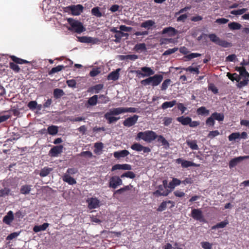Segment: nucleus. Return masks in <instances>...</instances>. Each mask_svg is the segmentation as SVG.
I'll return each instance as SVG.
<instances>
[{
	"mask_svg": "<svg viewBox=\"0 0 249 249\" xmlns=\"http://www.w3.org/2000/svg\"><path fill=\"white\" fill-rule=\"evenodd\" d=\"M141 70V71L136 70L135 71L137 76L142 77L149 76L148 78L141 81V84L143 86H146L151 85L153 87H155L159 85L163 80V76L161 74H155L153 76H150L155 73V71L150 67H142Z\"/></svg>",
	"mask_w": 249,
	"mask_h": 249,
	"instance_id": "1",
	"label": "nucleus"
},
{
	"mask_svg": "<svg viewBox=\"0 0 249 249\" xmlns=\"http://www.w3.org/2000/svg\"><path fill=\"white\" fill-rule=\"evenodd\" d=\"M138 109L135 107H119L116 108H112L105 114L104 118L107 120V123L111 124L116 122L120 119V117H116L119 114L126 112H136Z\"/></svg>",
	"mask_w": 249,
	"mask_h": 249,
	"instance_id": "2",
	"label": "nucleus"
},
{
	"mask_svg": "<svg viewBox=\"0 0 249 249\" xmlns=\"http://www.w3.org/2000/svg\"><path fill=\"white\" fill-rule=\"evenodd\" d=\"M158 135L152 130H147L139 132L136 138V140H142L145 142H150L157 139Z\"/></svg>",
	"mask_w": 249,
	"mask_h": 249,
	"instance_id": "3",
	"label": "nucleus"
},
{
	"mask_svg": "<svg viewBox=\"0 0 249 249\" xmlns=\"http://www.w3.org/2000/svg\"><path fill=\"white\" fill-rule=\"evenodd\" d=\"M67 21L71 26V28H69V30H73L75 32L78 34L85 31V29L84 27L83 24L80 21L75 20L72 18H68Z\"/></svg>",
	"mask_w": 249,
	"mask_h": 249,
	"instance_id": "4",
	"label": "nucleus"
},
{
	"mask_svg": "<svg viewBox=\"0 0 249 249\" xmlns=\"http://www.w3.org/2000/svg\"><path fill=\"white\" fill-rule=\"evenodd\" d=\"M207 36L212 42L224 48H228L231 47L232 46V44L231 43L220 39L215 34H210Z\"/></svg>",
	"mask_w": 249,
	"mask_h": 249,
	"instance_id": "5",
	"label": "nucleus"
},
{
	"mask_svg": "<svg viewBox=\"0 0 249 249\" xmlns=\"http://www.w3.org/2000/svg\"><path fill=\"white\" fill-rule=\"evenodd\" d=\"M83 6L81 4L72 5L66 7V9L71 11L74 16H79L83 12Z\"/></svg>",
	"mask_w": 249,
	"mask_h": 249,
	"instance_id": "6",
	"label": "nucleus"
},
{
	"mask_svg": "<svg viewBox=\"0 0 249 249\" xmlns=\"http://www.w3.org/2000/svg\"><path fill=\"white\" fill-rule=\"evenodd\" d=\"M123 184L122 180L118 176H113L110 179L109 182V187L113 189H116L118 186Z\"/></svg>",
	"mask_w": 249,
	"mask_h": 249,
	"instance_id": "7",
	"label": "nucleus"
},
{
	"mask_svg": "<svg viewBox=\"0 0 249 249\" xmlns=\"http://www.w3.org/2000/svg\"><path fill=\"white\" fill-rule=\"evenodd\" d=\"M88 208L90 210L94 209L100 206V200L97 197L88 198L87 200Z\"/></svg>",
	"mask_w": 249,
	"mask_h": 249,
	"instance_id": "8",
	"label": "nucleus"
},
{
	"mask_svg": "<svg viewBox=\"0 0 249 249\" xmlns=\"http://www.w3.org/2000/svg\"><path fill=\"white\" fill-rule=\"evenodd\" d=\"M139 116L137 115H134L132 117H130L126 119L123 122L124 126L130 127L134 125L137 122Z\"/></svg>",
	"mask_w": 249,
	"mask_h": 249,
	"instance_id": "9",
	"label": "nucleus"
},
{
	"mask_svg": "<svg viewBox=\"0 0 249 249\" xmlns=\"http://www.w3.org/2000/svg\"><path fill=\"white\" fill-rule=\"evenodd\" d=\"M63 146L62 145L54 146L49 151V155L52 157H57L58 154L62 152Z\"/></svg>",
	"mask_w": 249,
	"mask_h": 249,
	"instance_id": "10",
	"label": "nucleus"
},
{
	"mask_svg": "<svg viewBox=\"0 0 249 249\" xmlns=\"http://www.w3.org/2000/svg\"><path fill=\"white\" fill-rule=\"evenodd\" d=\"M178 33V31L172 27H168L164 28L161 32V34H167L169 37H173Z\"/></svg>",
	"mask_w": 249,
	"mask_h": 249,
	"instance_id": "11",
	"label": "nucleus"
},
{
	"mask_svg": "<svg viewBox=\"0 0 249 249\" xmlns=\"http://www.w3.org/2000/svg\"><path fill=\"white\" fill-rule=\"evenodd\" d=\"M248 158H249V156H240L234 158L230 160L229 162V167L231 169L241 162L243 160Z\"/></svg>",
	"mask_w": 249,
	"mask_h": 249,
	"instance_id": "12",
	"label": "nucleus"
},
{
	"mask_svg": "<svg viewBox=\"0 0 249 249\" xmlns=\"http://www.w3.org/2000/svg\"><path fill=\"white\" fill-rule=\"evenodd\" d=\"M131 169V165L128 164H116L112 167L111 171H114L116 170H130Z\"/></svg>",
	"mask_w": 249,
	"mask_h": 249,
	"instance_id": "13",
	"label": "nucleus"
},
{
	"mask_svg": "<svg viewBox=\"0 0 249 249\" xmlns=\"http://www.w3.org/2000/svg\"><path fill=\"white\" fill-rule=\"evenodd\" d=\"M199 67H200L199 66H196L195 67H194L192 66H191L188 67V68L178 67V68H177L176 69L177 70L181 69V70H183L186 71H189L191 73H193L194 74H198L199 73Z\"/></svg>",
	"mask_w": 249,
	"mask_h": 249,
	"instance_id": "14",
	"label": "nucleus"
},
{
	"mask_svg": "<svg viewBox=\"0 0 249 249\" xmlns=\"http://www.w3.org/2000/svg\"><path fill=\"white\" fill-rule=\"evenodd\" d=\"M14 216L12 211H10L8 212L7 215H6L3 219V222L7 224L10 225L14 220Z\"/></svg>",
	"mask_w": 249,
	"mask_h": 249,
	"instance_id": "15",
	"label": "nucleus"
},
{
	"mask_svg": "<svg viewBox=\"0 0 249 249\" xmlns=\"http://www.w3.org/2000/svg\"><path fill=\"white\" fill-rule=\"evenodd\" d=\"M78 40L82 43L94 44L96 43L97 39L89 36H82L79 37Z\"/></svg>",
	"mask_w": 249,
	"mask_h": 249,
	"instance_id": "16",
	"label": "nucleus"
},
{
	"mask_svg": "<svg viewBox=\"0 0 249 249\" xmlns=\"http://www.w3.org/2000/svg\"><path fill=\"white\" fill-rule=\"evenodd\" d=\"M120 69H117L116 71H112L107 76V79L108 80L116 81L119 79V71Z\"/></svg>",
	"mask_w": 249,
	"mask_h": 249,
	"instance_id": "17",
	"label": "nucleus"
},
{
	"mask_svg": "<svg viewBox=\"0 0 249 249\" xmlns=\"http://www.w3.org/2000/svg\"><path fill=\"white\" fill-rule=\"evenodd\" d=\"M130 153L128 151L126 150H123L121 151L114 152L113 153V156L115 158L119 159L121 158H124L126 157Z\"/></svg>",
	"mask_w": 249,
	"mask_h": 249,
	"instance_id": "18",
	"label": "nucleus"
},
{
	"mask_svg": "<svg viewBox=\"0 0 249 249\" xmlns=\"http://www.w3.org/2000/svg\"><path fill=\"white\" fill-rule=\"evenodd\" d=\"M191 216L195 219L200 220L202 218V213L199 209H194L192 211Z\"/></svg>",
	"mask_w": 249,
	"mask_h": 249,
	"instance_id": "19",
	"label": "nucleus"
},
{
	"mask_svg": "<svg viewBox=\"0 0 249 249\" xmlns=\"http://www.w3.org/2000/svg\"><path fill=\"white\" fill-rule=\"evenodd\" d=\"M177 162L181 163L182 167L183 168H187L195 165V163L191 161L183 160L180 158L177 160Z\"/></svg>",
	"mask_w": 249,
	"mask_h": 249,
	"instance_id": "20",
	"label": "nucleus"
},
{
	"mask_svg": "<svg viewBox=\"0 0 249 249\" xmlns=\"http://www.w3.org/2000/svg\"><path fill=\"white\" fill-rule=\"evenodd\" d=\"M181 183V181L177 178H173L172 180L170 181L168 184V188L171 190H173L176 186L179 185Z\"/></svg>",
	"mask_w": 249,
	"mask_h": 249,
	"instance_id": "21",
	"label": "nucleus"
},
{
	"mask_svg": "<svg viewBox=\"0 0 249 249\" xmlns=\"http://www.w3.org/2000/svg\"><path fill=\"white\" fill-rule=\"evenodd\" d=\"M63 180L70 185H73L76 183L75 179L67 174L64 175Z\"/></svg>",
	"mask_w": 249,
	"mask_h": 249,
	"instance_id": "22",
	"label": "nucleus"
},
{
	"mask_svg": "<svg viewBox=\"0 0 249 249\" xmlns=\"http://www.w3.org/2000/svg\"><path fill=\"white\" fill-rule=\"evenodd\" d=\"M177 120L184 125H189L191 123V118L189 117H184L183 116L178 117Z\"/></svg>",
	"mask_w": 249,
	"mask_h": 249,
	"instance_id": "23",
	"label": "nucleus"
},
{
	"mask_svg": "<svg viewBox=\"0 0 249 249\" xmlns=\"http://www.w3.org/2000/svg\"><path fill=\"white\" fill-rule=\"evenodd\" d=\"M155 24V21L150 19L142 23L141 24V27L149 30L151 28V27L154 26Z\"/></svg>",
	"mask_w": 249,
	"mask_h": 249,
	"instance_id": "24",
	"label": "nucleus"
},
{
	"mask_svg": "<svg viewBox=\"0 0 249 249\" xmlns=\"http://www.w3.org/2000/svg\"><path fill=\"white\" fill-rule=\"evenodd\" d=\"M49 224L48 223H44L42 225L39 226H35L33 228V231L37 232L40 231H44L49 227Z\"/></svg>",
	"mask_w": 249,
	"mask_h": 249,
	"instance_id": "25",
	"label": "nucleus"
},
{
	"mask_svg": "<svg viewBox=\"0 0 249 249\" xmlns=\"http://www.w3.org/2000/svg\"><path fill=\"white\" fill-rule=\"evenodd\" d=\"M10 58L13 62L16 64H22L30 63V62L28 61L27 60L17 57L14 55L11 56Z\"/></svg>",
	"mask_w": 249,
	"mask_h": 249,
	"instance_id": "26",
	"label": "nucleus"
},
{
	"mask_svg": "<svg viewBox=\"0 0 249 249\" xmlns=\"http://www.w3.org/2000/svg\"><path fill=\"white\" fill-rule=\"evenodd\" d=\"M53 170V168L48 167H45L41 169L39 173V176L41 177H45L47 176L50 172Z\"/></svg>",
	"mask_w": 249,
	"mask_h": 249,
	"instance_id": "27",
	"label": "nucleus"
},
{
	"mask_svg": "<svg viewBox=\"0 0 249 249\" xmlns=\"http://www.w3.org/2000/svg\"><path fill=\"white\" fill-rule=\"evenodd\" d=\"M48 132L50 135H55L58 132V127L55 125H51L48 127Z\"/></svg>",
	"mask_w": 249,
	"mask_h": 249,
	"instance_id": "28",
	"label": "nucleus"
},
{
	"mask_svg": "<svg viewBox=\"0 0 249 249\" xmlns=\"http://www.w3.org/2000/svg\"><path fill=\"white\" fill-rule=\"evenodd\" d=\"M177 104L176 100H173L170 102H165L161 105V108L163 109H167L169 107H172Z\"/></svg>",
	"mask_w": 249,
	"mask_h": 249,
	"instance_id": "29",
	"label": "nucleus"
},
{
	"mask_svg": "<svg viewBox=\"0 0 249 249\" xmlns=\"http://www.w3.org/2000/svg\"><path fill=\"white\" fill-rule=\"evenodd\" d=\"M98 96L97 95H93L88 100V104L90 106H95L98 102Z\"/></svg>",
	"mask_w": 249,
	"mask_h": 249,
	"instance_id": "30",
	"label": "nucleus"
},
{
	"mask_svg": "<svg viewBox=\"0 0 249 249\" xmlns=\"http://www.w3.org/2000/svg\"><path fill=\"white\" fill-rule=\"evenodd\" d=\"M173 43H174V39L172 38H161L160 39V45L161 46Z\"/></svg>",
	"mask_w": 249,
	"mask_h": 249,
	"instance_id": "31",
	"label": "nucleus"
},
{
	"mask_svg": "<svg viewBox=\"0 0 249 249\" xmlns=\"http://www.w3.org/2000/svg\"><path fill=\"white\" fill-rule=\"evenodd\" d=\"M53 94L55 98L58 99L64 95V92L61 89H55L53 90Z\"/></svg>",
	"mask_w": 249,
	"mask_h": 249,
	"instance_id": "32",
	"label": "nucleus"
},
{
	"mask_svg": "<svg viewBox=\"0 0 249 249\" xmlns=\"http://www.w3.org/2000/svg\"><path fill=\"white\" fill-rule=\"evenodd\" d=\"M31 186L29 185H23L20 188V193L23 195H27L29 194L31 191Z\"/></svg>",
	"mask_w": 249,
	"mask_h": 249,
	"instance_id": "33",
	"label": "nucleus"
},
{
	"mask_svg": "<svg viewBox=\"0 0 249 249\" xmlns=\"http://www.w3.org/2000/svg\"><path fill=\"white\" fill-rule=\"evenodd\" d=\"M157 141L158 142L160 143L162 145L165 146H169L168 142L164 138L162 135L158 136Z\"/></svg>",
	"mask_w": 249,
	"mask_h": 249,
	"instance_id": "34",
	"label": "nucleus"
},
{
	"mask_svg": "<svg viewBox=\"0 0 249 249\" xmlns=\"http://www.w3.org/2000/svg\"><path fill=\"white\" fill-rule=\"evenodd\" d=\"M11 192L10 189L7 187H4L0 190V197H4L8 196Z\"/></svg>",
	"mask_w": 249,
	"mask_h": 249,
	"instance_id": "35",
	"label": "nucleus"
},
{
	"mask_svg": "<svg viewBox=\"0 0 249 249\" xmlns=\"http://www.w3.org/2000/svg\"><path fill=\"white\" fill-rule=\"evenodd\" d=\"M66 67L63 65H58L55 67L53 68L49 72V74L51 75L54 73L57 72L64 69Z\"/></svg>",
	"mask_w": 249,
	"mask_h": 249,
	"instance_id": "36",
	"label": "nucleus"
},
{
	"mask_svg": "<svg viewBox=\"0 0 249 249\" xmlns=\"http://www.w3.org/2000/svg\"><path fill=\"white\" fill-rule=\"evenodd\" d=\"M228 27L231 30H239L241 28L242 25L239 23L232 22L228 24Z\"/></svg>",
	"mask_w": 249,
	"mask_h": 249,
	"instance_id": "37",
	"label": "nucleus"
},
{
	"mask_svg": "<svg viewBox=\"0 0 249 249\" xmlns=\"http://www.w3.org/2000/svg\"><path fill=\"white\" fill-rule=\"evenodd\" d=\"M94 152L96 154H98L102 150L104 147L103 143L101 142H96L94 143Z\"/></svg>",
	"mask_w": 249,
	"mask_h": 249,
	"instance_id": "38",
	"label": "nucleus"
},
{
	"mask_svg": "<svg viewBox=\"0 0 249 249\" xmlns=\"http://www.w3.org/2000/svg\"><path fill=\"white\" fill-rule=\"evenodd\" d=\"M172 83L171 80L170 79H165L161 84L160 89L161 90H165L168 88V86Z\"/></svg>",
	"mask_w": 249,
	"mask_h": 249,
	"instance_id": "39",
	"label": "nucleus"
},
{
	"mask_svg": "<svg viewBox=\"0 0 249 249\" xmlns=\"http://www.w3.org/2000/svg\"><path fill=\"white\" fill-rule=\"evenodd\" d=\"M134 49L137 52L145 51L146 49V45L144 43H138L135 46Z\"/></svg>",
	"mask_w": 249,
	"mask_h": 249,
	"instance_id": "40",
	"label": "nucleus"
},
{
	"mask_svg": "<svg viewBox=\"0 0 249 249\" xmlns=\"http://www.w3.org/2000/svg\"><path fill=\"white\" fill-rule=\"evenodd\" d=\"M186 143L193 150H197L198 148L196 141H187Z\"/></svg>",
	"mask_w": 249,
	"mask_h": 249,
	"instance_id": "41",
	"label": "nucleus"
},
{
	"mask_svg": "<svg viewBox=\"0 0 249 249\" xmlns=\"http://www.w3.org/2000/svg\"><path fill=\"white\" fill-rule=\"evenodd\" d=\"M91 14L97 18H100L102 16L101 12L100 11L98 7H94L91 9Z\"/></svg>",
	"mask_w": 249,
	"mask_h": 249,
	"instance_id": "42",
	"label": "nucleus"
},
{
	"mask_svg": "<svg viewBox=\"0 0 249 249\" xmlns=\"http://www.w3.org/2000/svg\"><path fill=\"white\" fill-rule=\"evenodd\" d=\"M9 67L16 73L19 72L20 70L19 67L14 62H10Z\"/></svg>",
	"mask_w": 249,
	"mask_h": 249,
	"instance_id": "43",
	"label": "nucleus"
},
{
	"mask_svg": "<svg viewBox=\"0 0 249 249\" xmlns=\"http://www.w3.org/2000/svg\"><path fill=\"white\" fill-rule=\"evenodd\" d=\"M135 174L133 172L128 171L122 174L121 176V178H123L124 177H126L128 178L133 179L135 178Z\"/></svg>",
	"mask_w": 249,
	"mask_h": 249,
	"instance_id": "44",
	"label": "nucleus"
},
{
	"mask_svg": "<svg viewBox=\"0 0 249 249\" xmlns=\"http://www.w3.org/2000/svg\"><path fill=\"white\" fill-rule=\"evenodd\" d=\"M142 145L139 143H134L131 146V148L135 151L140 152L142 151Z\"/></svg>",
	"mask_w": 249,
	"mask_h": 249,
	"instance_id": "45",
	"label": "nucleus"
},
{
	"mask_svg": "<svg viewBox=\"0 0 249 249\" xmlns=\"http://www.w3.org/2000/svg\"><path fill=\"white\" fill-rule=\"evenodd\" d=\"M247 11V8H242L236 10H232L231 12V14L234 15H241L243 14Z\"/></svg>",
	"mask_w": 249,
	"mask_h": 249,
	"instance_id": "46",
	"label": "nucleus"
},
{
	"mask_svg": "<svg viewBox=\"0 0 249 249\" xmlns=\"http://www.w3.org/2000/svg\"><path fill=\"white\" fill-rule=\"evenodd\" d=\"M212 116L214 118V119L219 121H223L224 118V116L223 114L217 112L213 113L212 114Z\"/></svg>",
	"mask_w": 249,
	"mask_h": 249,
	"instance_id": "47",
	"label": "nucleus"
},
{
	"mask_svg": "<svg viewBox=\"0 0 249 249\" xmlns=\"http://www.w3.org/2000/svg\"><path fill=\"white\" fill-rule=\"evenodd\" d=\"M249 81V78H244L242 81H241L239 83L237 84V87L238 88H242L243 87L247 86Z\"/></svg>",
	"mask_w": 249,
	"mask_h": 249,
	"instance_id": "48",
	"label": "nucleus"
},
{
	"mask_svg": "<svg viewBox=\"0 0 249 249\" xmlns=\"http://www.w3.org/2000/svg\"><path fill=\"white\" fill-rule=\"evenodd\" d=\"M101 71L99 68H94L89 72L91 77H95L100 73Z\"/></svg>",
	"mask_w": 249,
	"mask_h": 249,
	"instance_id": "49",
	"label": "nucleus"
},
{
	"mask_svg": "<svg viewBox=\"0 0 249 249\" xmlns=\"http://www.w3.org/2000/svg\"><path fill=\"white\" fill-rule=\"evenodd\" d=\"M178 48L174 47L172 49H169L166 50L163 53V55H168L171 54L178 50Z\"/></svg>",
	"mask_w": 249,
	"mask_h": 249,
	"instance_id": "50",
	"label": "nucleus"
},
{
	"mask_svg": "<svg viewBox=\"0 0 249 249\" xmlns=\"http://www.w3.org/2000/svg\"><path fill=\"white\" fill-rule=\"evenodd\" d=\"M228 224V221H222L217 223L216 225L213 227L212 229H214L216 228H223Z\"/></svg>",
	"mask_w": 249,
	"mask_h": 249,
	"instance_id": "51",
	"label": "nucleus"
},
{
	"mask_svg": "<svg viewBox=\"0 0 249 249\" xmlns=\"http://www.w3.org/2000/svg\"><path fill=\"white\" fill-rule=\"evenodd\" d=\"M168 204L167 201H163L157 209L159 212L163 211L167 208V204Z\"/></svg>",
	"mask_w": 249,
	"mask_h": 249,
	"instance_id": "52",
	"label": "nucleus"
},
{
	"mask_svg": "<svg viewBox=\"0 0 249 249\" xmlns=\"http://www.w3.org/2000/svg\"><path fill=\"white\" fill-rule=\"evenodd\" d=\"M240 137V134L239 133H232L229 136V140L230 141H232L239 138Z\"/></svg>",
	"mask_w": 249,
	"mask_h": 249,
	"instance_id": "53",
	"label": "nucleus"
},
{
	"mask_svg": "<svg viewBox=\"0 0 249 249\" xmlns=\"http://www.w3.org/2000/svg\"><path fill=\"white\" fill-rule=\"evenodd\" d=\"M103 85L101 84H97L92 87V89H94V93H98L103 89Z\"/></svg>",
	"mask_w": 249,
	"mask_h": 249,
	"instance_id": "54",
	"label": "nucleus"
},
{
	"mask_svg": "<svg viewBox=\"0 0 249 249\" xmlns=\"http://www.w3.org/2000/svg\"><path fill=\"white\" fill-rule=\"evenodd\" d=\"M79 156L81 157H88L91 158L93 156L92 153L89 151H83L79 154Z\"/></svg>",
	"mask_w": 249,
	"mask_h": 249,
	"instance_id": "55",
	"label": "nucleus"
},
{
	"mask_svg": "<svg viewBox=\"0 0 249 249\" xmlns=\"http://www.w3.org/2000/svg\"><path fill=\"white\" fill-rule=\"evenodd\" d=\"M19 234V232H14L9 234L6 239L7 240H11L16 237H17Z\"/></svg>",
	"mask_w": 249,
	"mask_h": 249,
	"instance_id": "56",
	"label": "nucleus"
},
{
	"mask_svg": "<svg viewBox=\"0 0 249 249\" xmlns=\"http://www.w3.org/2000/svg\"><path fill=\"white\" fill-rule=\"evenodd\" d=\"M170 193V191L168 190H166L165 191H163V192L160 191V190H156L155 192V194H158L159 196H167Z\"/></svg>",
	"mask_w": 249,
	"mask_h": 249,
	"instance_id": "57",
	"label": "nucleus"
},
{
	"mask_svg": "<svg viewBox=\"0 0 249 249\" xmlns=\"http://www.w3.org/2000/svg\"><path fill=\"white\" fill-rule=\"evenodd\" d=\"M200 54L197 53H191L190 54H189L186 56H185V57L187 59V60H191L192 59H193L194 58L197 57L198 56H200Z\"/></svg>",
	"mask_w": 249,
	"mask_h": 249,
	"instance_id": "58",
	"label": "nucleus"
},
{
	"mask_svg": "<svg viewBox=\"0 0 249 249\" xmlns=\"http://www.w3.org/2000/svg\"><path fill=\"white\" fill-rule=\"evenodd\" d=\"M68 86L71 88H75L76 82L74 79H70L66 81Z\"/></svg>",
	"mask_w": 249,
	"mask_h": 249,
	"instance_id": "59",
	"label": "nucleus"
},
{
	"mask_svg": "<svg viewBox=\"0 0 249 249\" xmlns=\"http://www.w3.org/2000/svg\"><path fill=\"white\" fill-rule=\"evenodd\" d=\"M163 121L164 125L167 126L172 123L173 119L172 118L166 117L164 118Z\"/></svg>",
	"mask_w": 249,
	"mask_h": 249,
	"instance_id": "60",
	"label": "nucleus"
},
{
	"mask_svg": "<svg viewBox=\"0 0 249 249\" xmlns=\"http://www.w3.org/2000/svg\"><path fill=\"white\" fill-rule=\"evenodd\" d=\"M219 134V132L218 130L210 131L208 135V137L212 139Z\"/></svg>",
	"mask_w": 249,
	"mask_h": 249,
	"instance_id": "61",
	"label": "nucleus"
},
{
	"mask_svg": "<svg viewBox=\"0 0 249 249\" xmlns=\"http://www.w3.org/2000/svg\"><path fill=\"white\" fill-rule=\"evenodd\" d=\"M28 107L30 109H34L37 107V102L36 101H32L29 102Z\"/></svg>",
	"mask_w": 249,
	"mask_h": 249,
	"instance_id": "62",
	"label": "nucleus"
},
{
	"mask_svg": "<svg viewBox=\"0 0 249 249\" xmlns=\"http://www.w3.org/2000/svg\"><path fill=\"white\" fill-rule=\"evenodd\" d=\"M207 125L209 126H213L214 124V118L212 116L207 119L206 122Z\"/></svg>",
	"mask_w": 249,
	"mask_h": 249,
	"instance_id": "63",
	"label": "nucleus"
},
{
	"mask_svg": "<svg viewBox=\"0 0 249 249\" xmlns=\"http://www.w3.org/2000/svg\"><path fill=\"white\" fill-rule=\"evenodd\" d=\"M240 75L241 77H243L244 78H249V73L246 71L245 68L240 71Z\"/></svg>",
	"mask_w": 249,
	"mask_h": 249,
	"instance_id": "64",
	"label": "nucleus"
}]
</instances>
